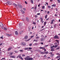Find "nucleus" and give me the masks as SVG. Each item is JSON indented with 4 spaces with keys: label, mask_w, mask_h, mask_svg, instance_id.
Instances as JSON below:
<instances>
[{
    "label": "nucleus",
    "mask_w": 60,
    "mask_h": 60,
    "mask_svg": "<svg viewBox=\"0 0 60 60\" xmlns=\"http://www.w3.org/2000/svg\"><path fill=\"white\" fill-rule=\"evenodd\" d=\"M46 23H47V22H44V26H45V25H46Z\"/></svg>",
    "instance_id": "nucleus-26"
},
{
    "label": "nucleus",
    "mask_w": 60,
    "mask_h": 60,
    "mask_svg": "<svg viewBox=\"0 0 60 60\" xmlns=\"http://www.w3.org/2000/svg\"><path fill=\"white\" fill-rule=\"evenodd\" d=\"M54 39H59V38L58 36L56 35L53 37Z\"/></svg>",
    "instance_id": "nucleus-1"
},
{
    "label": "nucleus",
    "mask_w": 60,
    "mask_h": 60,
    "mask_svg": "<svg viewBox=\"0 0 60 60\" xmlns=\"http://www.w3.org/2000/svg\"><path fill=\"white\" fill-rule=\"evenodd\" d=\"M44 57H45V58L47 57V56L46 55H45L44 56Z\"/></svg>",
    "instance_id": "nucleus-63"
},
{
    "label": "nucleus",
    "mask_w": 60,
    "mask_h": 60,
    "mask_svg": "<svg viewBox=\"0 0 60 60\" xmlns=\"http://www.w3.org/2000/svg\"><path fill=\"white\" fill-rule=\"evenodd\" d=\"M45 19H47V15H46L45 16Z\"/></svg>",
    "instance_id": "nucleus-36"
},
{
    "label": "nucleus",
    "mask_w": 60,
    "mask_h": 60,
    "mask_svg": "<svg viewBox=\"0 0 60 60\" xmlns=\"http://www.w3.org/2000/svg\"><path fill=\"white\" fill-rule=\"evenodd\" d=\"M56 41L57 42H58V44H59V40H56Z\"/></svg>",
    "instance_id": "nucleus-33"
},
{
    "label": "nucleus",
    "mask_w": 60,
    "mask_h": 60,
    "mask_svg": "<svg viewBox=\"0 0 60 60\" xmlns=\"http://www.w3.org/2000/svg\"><path fill=\"white\" fill-rule=\"evenodd\" d=\"M57 1L58 2V3H60V0H57Z\"/></svg>",
    "instance_id": "nucleus-39"
},
{
    "label": "nucleus",
    "mask_w": 60,
    "mask_h": 60,
    "mask_svg": "<svg viewBox=\"0 0 60 60\" xmlns=\"http://www.w3.org/2000/svg\"><path fill=\"white\" fill-rule=\"evenodd\" d=\"M60 58L59 56H58L56 58Z\"/></svg>",
    "instance_id": "nucleus-42"
},
{
    "label": "nucleus",
    "mask_w": 60,
    "mask_h": 60,
    "mask_svg": "<svg viewBox=\"0 0 60 60\" xmlns=\"http://www.w3.org/2000/svg\"><path fill=\"white\" fill-rule=\"evenodd\" d=\"M23 10L24 11H26V8H23Z\"/></svg>",
    "instance_id": "nucleus-53"
},
{
    "label": "nucleus",
    "mask_w": 60,
    "mask_h": 60,
    "mask_svg": "<svg viewBox=\"0 0 60 60\" xmlns=\"http://www.w3.org/2000/svg\"><path fill=\"white\" fill-rule=\"evenodd\" d=\"M30 40V39H28V40H26L25 41H29V40Z\"/></svg>",
    "instance_id": "nucleus-41"
},
{
    "label": "nucleus",
    "mask_w": 60,
    "mask_h": 60,
    "mask_svg": "<svg viewBox=\"0 0 60 60\" xmlns=\"http://www.w3.org/2000/svg\"><path fill=\"white\" fill-rule=\"evenodd\" d=\"M15 33L16 35H18V32L17 31H15Z\"/></svg>",
    "instance_id": "nucleus-14"
},
{
    "label": "nucleus",
    "mask_w": 60,
    "mask_h": 60,
    "mask_svg": "<svg viewBox=\"0 0 60 60\" xmlns=\"http://www.w3.org/2000/svg\"><path fill=\"white\" fill-rule=\"evenodd\" d=\"M51 51H54V48H52V49L51 50Z\"/></svg>",
    "instance_id": "nucleus-13"
},
{
    "label": "nucleus",
    "mask_w": 60,
    "mask_h": 60,
    "mask_svg": "<svg viewBox=\"0 0 60 60\" xmlns=\"http://www.w3.org/2000/svg\"><path fill=\"white\" fill-rule=\"evenodd\" d=\"M38 7H40V4H39L38 6Z\"/></svg>",
    "instance_id": "nucleus-59"
},
{
    "label": "nucleus",
    "mask_w": 60,
    "mask_h": 60,
    "mask_svg": "<svg viewBox=\"0 0 60 60\" xmlns=\"http://www.w3.org/2000/svg\"><path fill=\"white\" fill-rule=\"evenodd\" d=\"M27 38H28L27 36H26L24 37V39H25V40H26V39H27Z\"/></svg>",
    "instance_id": "nucleus-9"
},
{
    "label": "nucleus",
    "mask_w": 60,
    "mask_h": 60,
    "mask_svg": "<svg viewBox=\"0 0 60 60\" xmlns=\"http://www.w3.org/2000/svg\"><path fill=\"white\" fill-rule=\"evenodd\" d=\"M0 38L1 39H3V37H1Z\"/></svg>",
    "instance_id": "nucleus-55"
},
{
    "label": "nucleus",
    "mask_w": 60,
    "mask_h": 60,
    "mask_svg": "<svg viewBox=\"0 0 60 60\" xmlns=\"http://www.w3.org/2000/svg\"><path fill=\"white\" fill-rule=\"evenodd\" d=\"M8 29V28H6L5 27L4 28V30H5V31H6V30H7Z\"/></svg>",
    "instance_id": "nucleus-23"
},
{
    "label": "nucleus",
    "mask_w": 60,
    "mask_h": 60,
    "mask_svg": "<svg viewBox=\"0 0 60 60\" xmlns=\"http://www.w3.org/2000/svg\"><path fill=\"white\" fill-rule=\"evenodd\" d=\"M45 54L47 55V54H48L49 53V52H45Z\"/></svg>",
    "instance_id": "nucleus-21"
},
{
    "label": "nucleus",
    "mask_w": 60,
    "mask_h": 60,
    "mask_svg": "<svg viewBox=\"0 0 60 60\" xmlns=\"http://www.w3.org/2000/svg\"><path fill=\"white\" fill-rule=\"evenodd\" d=\"M20 56V55H19L18 56H17V58H19V56Z\"/></svg>",
    "instance_id": "nucleus-34"
},
{
    "label": "nucleus",
    "mask_w": 60,
    "mask_h": 60,
    "mask_svg": "<svg viewBox=\"0 0 60 60\" xmlns=\"http://www.w3.org/2000/svg\"><path fill=\"white\" fill-rule=\"evenodd\" d=\"M56 54L57 55H60V54H59V53H56Z\"/></svg>",
    "instance_id": "nucleus-47"
},
{
    "label": "nucleus",
    "mask_w": 60,
    "mask_h": 60,
    "mask_svg": "<svg viewBox=\"0 0 60 60\" xmlns=\"http://www.w3.org/2000/svg\"><path fill=\"white\" fill-rule=\"evenodd\" d=\"M28 49V47L27 48H25L24 49L25 50H27V49Z\"/></svg>",
    "instance_id": "nucleus-30"
},
{
    "label": "nucleus",
    "mask_w": 60,
    "mask_h": 60,
    "mask_svg": "<svg viewBox=\"0 0 60 60\" xmlns=\"http://www.w3.org/2000/svg\"><path fill=\"white\" fill-rule=\"evenodd\" d=\"M29 49H32V48L31 47H29L28 48Z\"/></svg>",
    "instance_id": "nucleus-37"
},
{
    "label": "nucleus",
    "mask_w": 60,
    "mask_h": 60,
    "mask_svg": "<svg viewBox=\"0 0 60 60\" xmlns=\"http://www.w3.org/2000/svg\"><path fill=\"white\" fill-rule=\"evenodd\" d=\"M40 53L41 54H44V52H41Z\"/></svg>",
    "instance_id": "nucleus-32"
},
{
    "label": "nucleus",
    "mask_w": 60,
    "mask_h": 60,
    "mask_svg": "<svg viewBox=\"0 0 60 60\" xmlns=\"http://www.w3.org/2000/svg\"><path fill=\"white\" fill-rule=\"evenodd\" d=\"M26 19L27 21H29V18H28L26 17Z\"/></svg>",
    "instance_id": "nucleus-7"
},
{
    "label": "nucleus",
    "mask_w": 60,
    "mask_h": 60,
    "mask_svg": "<svg viewBox=\"0 0 60 60\" xmlns=\"http://www.w3.org/2000/svg\"><path fill=\"white\" fill-rule=\"evenodd\" d=\"M30 58V57L29 56H27L26 57V58H24L26 60H29V59Z\"/></svg>",
    "instance_id": "nucleus-3"
},
{
    "label": "nucleus",
    "mask_w": 60,
    "mask_h": 60,
    "mask_svg": "<svg viewBox=\"0 0 60 60\" xmlns=\"http://www.w3.org/2000/svg\"><path fill=\"white\" fill-rule=\"evenodd\" d=\"M37 15H40V13H38L37 14Z\"/></svg>",
    "instance_id": "nucleus-60"
},
{
    "label": "nucleus",
    "mask_w": 60,
    "mask_h": 60,
    "mask_svg": "<svg viewBox=\"0 0 60 60\" xmlns=\"http://www.w3.org/2000/svg\"><path fill=\"white\" fill-rule=\"evenodd\" d=\"M53 27H54V26H51V28H53Z\"/></svg>",
    "instance_id": "nucleus-52"
},
{
    "label": "nucleus",
    "mask_w": 60,
    "mask_h": 60,
    "mask_svg": "<svg viewBox=\"0 0 60 60\" xmlns=\"http://www.w3.org/2000/svg\"><path fill=\"white\" fill-rule=\"evenodd\" d=\"M21 12H22V13H25V11H23V10H21Z\"/></svg>",
    "instance_id": "nucleus-18"
},
{
    "label": "nucleus",
    "mask_w": 60,
    "mask_h": 60,
    "mask_svg": "<svg viewBox=\"0 0 60 60\" xmlns=\"http://www.w3.org/2000/svg\"><path fill=\"white\" fill-rule=\"evenodd\" d=\"M57 15L56 14H55V17H57Z\"/></svg>",
    "instance_id": "nucleus-46"
},
{
    "label": "nucleus",
    "mask_w": 60,
    "mask_h": 60,
    "mask_svg": "<svg viewBox=\"0 0 60 60\" xmlns=\"http://www.w3.org/2000/svg\"><path fill=\"white\" fill-rule=\"evenodd\" d=\"M30 2L32 4H34V2H33V0H31Z\"/></svg>",
    "instance_id": "nucleus-24"
},
{
    "label": "nucleus",
    "mask_w": 60,
    "mask_h": 60,
    "mask_svg": "<svg viewBox=\"0 0 60 60\" xmlns=\"http://www.w3.org/2000/svg\"><path fill=\"white\" fill-rule=\"evenodd\" d=\"M48 14H49V11H48L47 12Z\"/></svg>",
    "instance_id": "nucleus-56"
},
{
    "label": "nucleus",
    "mask_w": 60,
    "mask_h": 60,
    "mask_svg": "<svg viewBox=\"0 0 60 60\" xmlns=\"http://www.w3.org/2000/svg\"><path fill=\"white\" fill-rule=\"evenodd\" d=\"M54 28H56V24H55L54 25Z\"/></svg>",
    "instance_id": "nucleus-38"
},
{
    "label": "nucleus",
    "mask_w": 60,
    "mask_h": 60,
    "mask_svg": "<svg viewBox=\"0 0 60 60\" xmlns=\"http://www.w3.org/2000/svg\"><path fill=\"white\" fill-rule=\"evenodd\" d=\"M39 38H40V37H36V39H39Z\"/></svg>",
    "instance_id": "nucleus-43"
},
{
    "label": "nucleus",
    "mask_w": 60,
    "mask_h": 60,
    "mask_svg": "<svg viewBox=\"0 0 60 60\" xmlns=\"http://www.w3.org/2000/svg\"><path fill=\"white\" fill-rule=\"evenodd\" d=\"M58 47V46H57L56 45H55V48H56V47Z\"/></svg>",
    "instance_id": "nucleus-50"
},
{
    "label": "nucleus",
    "mask_w": 60,
    "mask_h": 60,
    "mask_svg": "<svg viewBox=\"0 0 60 60\" xmlns=\"http://www.w3.org/2000/svg\"><path fill=\"white\" fill-rule=\"evenodd\" d=\"M23 31H21L19 32V34H23Z\"/></svg>",
    "instance_id": "nucleus-10"
},
{
    "label": "nucleus",
    "mask_w": 60,
    "mask_h": 60,
    "mask_svg": "<svg viewBox=\"0 0 60 60\" xmlns=\"http://www.w3.org/2000/svg\"><path fill=\"white\" fill-rule=\"evenodd\" d=\"M32 45V44H29V46H31Z\"/></svg>",
    "instance_id": "nucleus-57"
},
{
    "label": "nucleus",
    "mask_w": 60,
    "mask_h": 60,
    "mask_svg": "<svg viewBox=\"0 0 60 60\" xmlns=\"http://www.w3.org/2000/svg\"><path fill=\"white\" fill-rule=\"evenodd\" d=\"M45 40V39H44V38H42L41 39V41H44Z\"/></svg>",
    "instance_id": "nucleus-12"
},
{
    "label": "nucleus",
    "mask_w": 60,
    "mask_h": 60,
    "mask_svg": "<svg viewBox=\"0 0 60 60\" xmlns=\"http://www.w3.org/2000/svg\"><path fill=\"white\" fill-rule=\"evenodd\" d=\"M5 60V58H2V59H1V60Z\"/></svg>",
    "instance_id": "nucleus-35"
},
{
    "label": "nucleus",
    "mask_w": 60,
    "mask_h": 60,
    "mask_svg": "<svg viewBox=\"0 0 60 60\" xmlns=\"http://www.w3.org/2000/svg\"><path fill=\"white\" fill-rule=\"evenodd\" d=\"M18 7H19V8H21V9H22V5H21L19 4L18 5Z\"/></svg>",
    "instance_id": "nucleus-4"
},
{
    "label": "nucleus",
    "mask_w": 60,
    "mask_h": 60,
    "mask_svg": "<svg viewBox=\"0 0 60 60\" xmlns=\"http://www.w3.org/2000/svg\"><path fill=\"white\" fill-rule=\"evenodd\" d=\"M40 19L41 20V22H42V21H43V18H40Z\"/></svg>",
    "instance_id": "nucleus-22"
},
{
    "label": "nucleus",
    "mask_w": 60,
    "mask_h": 60,
    "mask_svg": "<svg viewBox=\"0 0 60 60\" xmlns=\"http://www.w3.org/2000/svg\"><path fill=\"white\" fill-rule=\"evenodd\" d=\"M52 7H56V4H53L52 5Z\"/></svg>",
    "instance_id": "nucleus-11"
},
{
    "label": "nucleus",
    "mask_w": 60,
    "mask_h": 60,
    "mask_svg": "<svg viewBox=\"0 0 60 60\" xmlns=\"http://www.w3.org/2000/svg\"><path fill=\"white\" fill-rule=\"evenodd\" d=\"M22 25H21V23H20L19 24V26H22Z\"/></svg>",
    "instance_id": "nucleus-40"
},
{
    "label": "nucleus",
    "mask_w": 60,
    "mask_h": 60,
    "mask_svg": "<svg viewBox=\"0 0 60 60\" xmlns=\"http://www.w3.org/2000/svg\"><path fill=\"white\" fill-rule=\"evenodd\" d=\"M6 35L7 36H8V37H10L11 36V34H6Z\"/></svg>",
    "instance_id": "nucleus-6"
},
{
    "label": "nucleus",
    "mask_w": 60,
    "mask_h": 60,
    "mask_svg": "<svg viewBox=\"0 0 60 60\" xmlns=\"http://www.w3.org/2000/svg\"><path fill=\"white\" fill-rule=\"evenodd\" d=\"M33 24H34V25H35L36 24V23L34 22H33Z\"/></svg>",
    "instance_id": "nucleus-48"
},
{
    "label": "nucleus",
    "mask_w": 60,
    "mask_h": 60,
    "mask_svg": "<svg viewBox=\"0 0 60 60\" xmlns=\"http://www.w3.org/2000/svg\"><path fill=\"white\" fill-rule=\"evenodd\" d=\"M36 8H37V7L36 6L35 7V9L36 10Z\"/></svg>",
    "instance_id": "nucleus-61"
},
{
    "label": "nucleus",
    "mask_w": 60,
    "mask_h": 60,
    "mask_svg": "<svg viewBox=\"0 0 60 60\" xmlns=\"http://www.w3.org/2000/svg\"><path fill=\"white\" fill-rule=\"evenodd\" d=\"M10 58H15V56H10Z\"/></svg>",
    "instance_id": "nucleus-8"
},
{
    "label": "nucleus",
    "mask_w": 60,
    "mask_h": 60,
    "mask_svg": "<svg viewBox=\"0 0 60 60\" xmlns=\"http://www.w3.org/2000/svg\"><path fill=\"white\" fill-rule=\"evenodd\" d=\"M3 26L4 25H3V24H2V23H1V24H0V26L1 27L2 26Z\"/></svg>",
    "instance_id": "nucleus-20"
},
{
    "label": "nucleus",
    "mask_w": 60,
    "mask_h": 60,
    "mask_svg": "<svg viewBox=\"0 0 60 60\" xmlns=\"http://www.w3.org/2000/svg\"><path fill=\"white\" fill-rule=\"evenodd\" d=\"M54 54H52V55H51V56L52 57H53L54 56Z\"/></svg>",
    "instance_id": "nucleus-31"
},
{
    "label": "nucleus",
    "mask_w": 60,
    "mask_h": 60,
    "mask_svg": "<svg viewBox=\"0 0 60 60\" xmlns=\"http://www.w3.org/2000/svg\"><path fill=\"white\" fill-rule=\"evenodd\" d=\"M33 60V58H29V60Z\"/></svg>",
    "instance_id": "nucleus-27"
},
{
    "label": "nucleus",
    "mask_w": 60,
    "mask_h": 60,
    "mask_svg": "<svg viewBox=\"0 0 60 60\" xmlns=\"http://www.w3.org/2000/svg\"><path fill=\"white\" fill-rule=\"evenodd\" d=\"M51 7V6H48V9H50Z\"/></svg>",
    "instance_id": "nucleus-16"
},
{
    "label": "nucleus",
    "mask_w": 60,
    "mask_h": 60,
    "mask_svg": "<svg viewBox=\"0 0 60 60\" xmlns=\"http://www.w3.org/2000/svg\"><path fill=\"white\" fill-rule=\"evenodd\" d=\"M60 49V47L59 46L57 48H56V50H57V49Z\"/></svg>",
    "instance_id": "nucleus-19"
},
{
    "label": "nucleus",
    "mask_w": 60,
    "mask_h": 60,
    "mask_svg": "<svg viewBox=\"0 0 60 60\" xmlns=\"http://www.w3.org/2000/svg\"><path fill=\"white\" fill-rule=\"evenodd\" d=\"M56 11H58V10L57 9V8H56Z\"/></svg>",
    "instance_id": "nucleus-62"
},
{
    "label": "nucleus",
    "mask_w": 60,
    "mask_h": 60,
    "mask_svg": "<svg viewBox=\"0 0 60 60\" xmlns=\"http://www.w3.org/2000/svg\"><path fill=\"white\" fill-rule=\"evenodd\" d=\"M34 36H32L30 38H32L33 37H34Z\"/></svg>",
    "instance_id": "nucleus-51"
},
{
    "label": "nucleus",
    "mask_w": 60,
    "mask_h": 60,
    "mask_svg": "<svg viewBox=\"0 0 60 60\" xmlns=\"http://www.w3.org/2000/svg\"><path fill=\"white\" fill-rule=\"evenodd\" d=\"M19 58L21 59L22 60H23V59L22 58V57H21V56H20L19 57Z\"/></svg>",
    "instance_id": "nucleus-15"
},
{
    "label": "nucleus",
    "mask_w": 60,
    "mask_h": 60,
    "mask_svg": "<svg viewBox=\"0 0 60 60\" xmlns=\"http://www.w3.org/2000/svg\"><path fill=\"white\" fill-rule=\"evenodd\" d=\"M44 7H45V6H43L42 7V9H44Z\"/></svg>",
    "instance_id": "nucleus-54"
},
{
    "label": "nucleus",
    "mask_w": 60,
    "mask_h": 60,
    "mask_svg": "<svg viewBox=\"0 0 60 60\" xmlns=\"http://www.w3.org/2000/svg\"><path fill=\"white\" fill-rule=\"evenodd\" d=\"M54 21H55V20H54V19H52L51 21V24H53V22H54Z\"/></svg>",
    "instance_id": "nucleus-5"
},
{
    "label": "nucleus",
    "mask_w": 60,
    "mask_h": 60,
    "mask_svg": "<svg viewBox=\"0 0 60 60\" xmlns=\"http://www.w3.org/2000/svg\"><path fill=\"white\" fill-rule=\"evenodd\" d=\"M35 18H37V15H35Z\"/></svg>",
    "instance_id": "nucleus-64"
},
{
    "label": "nucleus",
    "mask_w": 60,
    "mask_h": 60,
    "mask_svg": "<svg viewBox=\"0 0 60 60\" xmlns=\"http://www.w3.org/2000/svg\"><path fill=\"white\" fill-rule=\"evenodd\" d=\"M12 54H13V52H12L10 53V55H12Z\"/></svg>",
    "instance_id": "nucleus-45"
},
{
    "label": "nucleus",
    "mask_w": 60,
    "mask_h": 60,
    "mask_svg": "<svg viewBox=\"0 0 60 60\" xmlns=\"http://www.w3.org/2000/svg\"><path fill=\"white\" fill-rule=\"evenodd\" d=\"M34 45H37V43H36L34 44Z\"/></svg>",
    "instance_id": "nucleus-44"
},
{
    "label": "nucleus",
    "mask_w": 60,
    "mask_h": 60,
    "mask_svg": "<svg viewBox=\"0 0 60 60\" xmlns=\"http://www.w3.org/2000/svg\"><path fill=\"white\" fill-rule=\"evenodd\" d=\"M13 4L14 5H15V6H16V7H17V6H18V5H17L16 4Z\"/></svg>",
    "instance_id": "nucleus-28"
},
{
    "label": "nucleus",
    "mask_w": 60,
    "mask_h": 60,
    "mask_svg": "<svg viewBox=\"0 0 60 60\" xmlns=\"http://www.w3.org/2000/svg\"><path fill=\"white\" fill-rule=\"evenodd\" d=\"M21 45L22 46H26V45L25 43L24 42H22L21 43Z\"/></svg>",
    "instance_id": "nucleus-2"
},
{
    "label": "nucleus",
    "mask_w": 60,
    "mask_h": 60,
    "mask_svg": "<svg viewBox=\"0 0 60 60\" xmlns=\"http://www.w3.org/2000/svg\"><path fill=\"white\" fill-rule=\"evenodd\" d=\"M39 49H45V48H44V47H40L39 48Z\"/></svg>",
    "instance_id": "nucleus-25"
},
{
    "label": "nucleus",
    "mask_w": 60,
    "mask_h": 60,
    "mask_svg": "<svg viewBox=\"0 0 60 60\" xmlns=\"http://www.w3.org/2000/svg\"><path fill=\"white\" fill-rule=\"evenodd\" d=\"M25 4H27V2H26V1H25Z\"/></svg>",
    "instance_id": "nucleus-58"
},
{
    "label": "nucleus",
    "mask_w": 60,
    "mask_h": 60,
    "mask_svg": "<svg viewBox=\"0 0 60 60\" xmlns=\"http://www.w3.org/2000/svg\"><path fill=\"white\" fill-rule=\"evenodd\" d=\"M22 56H25V54H22Z\"/></svg>",
    "instance_id": "nucleus-49"
},
{
    "label": "nucleus",
    "mask_w": 60,
    "mask_h": 60,
    "mask_svg": "<svg viewBox=\"0 0 60 60\" xmlns=\"http://www.w3.org/2000/svg\"><path fill=\"white\" fill-rule=\"evenodd\" d=\"M11 50V48H10L8 49V51H10V50Z\"/></svg>",
    "instance_id": "nucleus-17"
},
{
    "label": "nucleus",
    "mask_w": 60,
    "mask_h": 60,
    "mask_svg": "<svg viewBox=\"0 0 60 60\" xmlns=\"http://www.w3.org/2000/svg\"><path fill=\"white\" fill-rule=\"evenodd\" d=\"M19 51L21 52H23V50H19Z\"/></svg>",
    "instance_id": "nucleus-29"
}]
</instances>
